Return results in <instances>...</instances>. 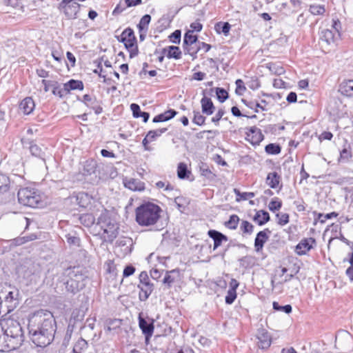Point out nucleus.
I'll list each match as a JSON object with an SVG mask.
<instances>
[{
    "label": "nucleus",
    "mask_w": 353,
    "mask_h": 353,
    "mask_svg": "<svg viewBox=\"0 0 353 353\" xmlns=\"http://www.w3.org/2000/svg\"><path fill=\"white\" fill-rule=\"evenodd\" d=\"M36 239V236L31 235L28 236L19 237L14 239L16 245H21L28 241H32Z\"/></svg>",
    "instance_id": "obj_54"
},
{
    "label": "nucleus",
    "mask_w": 353,
    "mask_h": 353,
    "mask_svg": "<svg viewBox=\"0 0 353 353\" xmlns=\"http://www.w3.org/2000/svg\"><path fill=\"white\" fill-rule=\"evenodd\" d=\"M161 208L153 203L145 202L137 208L136 221L141 226L155 225L160 219Z\"/></svg>",
    "instance_id": "obj_2"
},
{
    "label": "nucleus",
    "mask_w": 353,
    "mask_h": 353,
    "mask_svg": "<svg viewBox=\"0 0 353 353\" xmlns=\"http://www.w3.org/2000/svg\"><path fill=\"white\" fill-rule=\"evenodd\" d=\"M216 94L218 100L221 103H223L228 98V92L222 88H216Z\"/></svg>",
    "instance_id": "obj_46"
},
{
    "label": "nucleus",
    "mask_w": 353,
    "mask_h": 353,
    "mask_svg": "<svg viewBox=\"0 0 353 353\" xmlns=\"http://www.w3.org/2000/svg\"><path fill=\"white\" fill-rule=\"evenodd\" d=\"M236 298V292L234 289H229L227 295L225 296V303L228 305H231L234 303Z\"/></svg>",
    "instance_id": "obj_50"
},
{
    "label": "nucleus",
    "mask_w": 353,
    "mask_h": 353,
    "mask_svg": "<svg viewBox=\"0 0 353 353\" xmlns=\"http://www.w3.org/2000/svg\"><path fill=\"white\" fill-rule=\"evenodd\" d=\"M141 314L140 313L139 315V326L143 334L148 337L150 335H152L154 332V319L151 318L145 319L142 317Z\"/></svg>",
    "instance_id": "obj_11"
},
{
    "label": "nucleus",
    "mask_w": 353,
    "mask_h": 353,
    "mask_svg": "<svg viewBox=\"0 0 353 353\" xmlns=\"http://www.w3.org/2000/svg\"><path fill=\"white\" fill-rule=\"evenodd\" d=\"M224 114L225 110L223 109H219L215 116L212 118V122L214 123L216 125H218L219 121L221 120Z\"/></svg>",
    "instance_id": "obj_63"
},
{
    "label": "nucleus",
    "mask_w": 353,
    "mask_h": 353,
    "mask_svg": "<svg viewBox=\"0 0 353 353\" xmlns=\"http://www.w3.org/2000/svg\"><path fill=\"white\" fill-rule=\"evenodd\" d=\"M234 192L237 197L244 201L252 199L255 195L254 192H241L239 190L236 188L234 190Z\"/></svg>",
    "instance_id": "obj_49"
},
{
    "label": "nucleus",
    "mask_w": 353,
    "mask_h": 353,
    "mask_svg": "<svg viewBox=\"0 0 353 353\" xmlns=\"http://www.w3.org/2000/svg\"><path fill=\"white\" fill-rule=\"evenodd\" d=\"M231 26L228 22L219 21L215 23L214 30L219 34H223L225 36L229 34Z\"/></svg>",
    "instance_id": "obj_27"
},
{
    "label": "nucleus",
    "mask_w": 353,
    "mask_h": 353,
    "mask_svg": "<svg viewBox=\"0 0 353 353\" xmlns=\"http://www.w3.org/2000/svg\"><path fill=\"white\" fill-rule=\"evenodd\" d=\"M271 231L268 228H266L256 234L254 239V248L256 252H259L262 250L264 244L268 240V234Z\"/></svg>",
    "instance_id": "obj_14"
},
{
    "label": "nucleus",
    "mask_w": 353,
    "mask_h": 353,
    "mask_svg": "<svg viewBox=\"0 0 353 353\" xmlns=\"http://www.w3.org/2000/svg\"><path fill=\"white\" fill-rule=\"evenodd\" d=\"M34 107V102L31 97H26L21 101L19 105L20 110L26 115L32 113Z\"/></svg>",
    "instance_id": "obj_20"
},
{
    "label": "nucleus",
    "mask_w": 353,
    "mask_h": 353,
    "mask_svg": "<svg viewBox=\"0 0 353 353\" xmlns=\"http://www.w3.org/2000/svg\"><path fill=\"white\" fill-rule=\"evenodd\" d=\"M236 88L235 90L236 94L238 95H242L243 93L246 90V88L244 85V82L241 79H237L235 82Z\"/></svg>",
    "instance_id": "obj_55"
},
{
    "label": "nucleus",
    "mask_w": 353,
    "mask_h": 353,
    "mask_svg": "<svg viewBox=\"0 0 353 353\" xmlns=\"http://www.w3.org/2000/svg\"><path fill=\"white\" fill-rule=\"evenodd\" d=\"M116 244L118 247L123 248V251L128 253L131 252L130 247L132 245V240L131 238L121 237L117 241Z\"/></svg>",
    "instance_id": "obj_29"
},
{
    "label": "nucleus",
    "mask_w": 353,
    "mask_h": 353,
    "mask_svg": "<svg viewBox=\"0 0 353 353\" xmlns=\"http://www.w3.org/2000/svg\"><path fill=\"white\" fill-rule=\"evenodd\" d=\"M247 84L248 87L252 90H255L259 88L261 86L259 79L255 77H252L250 80L247 83Z\"/></svg>",
    "instance_id": "obj_56"
},
{
    "label": "nucleus",
    "mask_w": 353,
    "mask_h": 353,
    "mask_svg": "<svg viewBox=\"0 0 353 353\" xmlns=\"http://www.w3.org/2000/svg\"><path fill=\"white\" fill-rule=\"evenodd\" d=\"M192 122L198 125H203L205 121V117L203 116L199 111L194 110Z\"/></svg>",
    "instance_id": "obj_47"
},
{
    "label": "nucleus",
    "mask_w": 353,
    "mask_h": 353,
    "mask_svg": "<svg viewBox=\"0 0 353 353\" xmlns=\"http://www.w3.org/2000/svg\"><path fill=\"white\" fill-rule=\"evenodd\" d=\"M167 57L169 59H179L181 57V52L178 46H170L168 47Z\"/></svg>",
    "instance_id": "obj_37"
},
{
    "label": "nucleus",
    "mask_w": 353,
    "mask_h": 353,
    "mask_svg": "<svg viewBox=\"0 0 353 353\" xmlns=\"http://www.w3.org/2000/svg\"><path fill=\"white\" fill-rule=\"evenodd\" d=\"M76 200L80 207L86 208L92 205L93 198L88 193L81 192L77 194Z\"/></svg>",
    "instance_id": "obj_19"
},
{
    "label": "nucleus",
    "mask_w": 353,
    "mask_h": 353,
    "mask_svg": "<svg viewBox=\"0 0 353 353\" xmlns=\"http://www.w3.org/2000/svg\"><path fill=\"white\" fill-rule=\"evenodd\" d=\"M273 309L276 311L283 312L285 314H290L292 312V307L291 305H280L278 302L274 301L272 303Z\"/></svg>",
    "instance_id": "obj_42"
},
{
    "label": "nucleus",
    "mask_w": 353,
    "mask_h": 353,
    "mask_svg": "<svg viewBox=\"0 0 353 353\" xmlns=\"http://www.w3.org/2000/svg\"><path fill=\"white\" fill-rule=\"evenodd\" d=\"M123 183L126 188L133 191H142L145 189L144 183L139 179L125 177Z\"/></svg>",
    "instance_id": "obj_16"
},
{
    "label": "nucleus",
    "mask_w": 353,
    "mask_h": 353,
    "mask_svg": "<svg viewBox=\"0 0 353 353\" xmlns=\"http://www.w3.org/2000/svg\"><path fill=\"white\" fill-rule=\"evenodd\" d=\"M19 290L17 289L14 291H10L6 296L3 303L7 307L6 312L8 313L13 311L19 305Z\"/></svg>",
    "instance_id": "obj_8"
},
{
    "label": "nucleus",
    "mask_w": 353,
    "mask_h": 353,
    "mask_svg": "<svg viewBox=\"0 0 353 353\" xmlns=\"http://www.w3.org/2000/svg\"><path fill=\"white\" fill-rule=\"evenodd\" d=\"M240 230L243 232V234H251L254 230V225L249 221L243 220L240 225Z\"/></svg>",
    "instance_id": "obj_41"
},
{
    "label": "nucleus",
    "mask_w": 353,
    "mask_h": 353,
    "mask_svg": "<svg viewBox=\"0 0 353 353\" xmlns=\"http://www.w3.org/2000/svg\"><path fill=\"white\" fill-rule=\"evenodd\" d=\"M78 100L83 102L88 108L94 110L96 114H99L103 112L101 102L94 96L90 94H84L81 99Z\"/></svg>",
    "instance_id": "obj_7"
},
{
    "label": "nucleus",
    "mask_w": 353,
    "mask_h": 353,
    "mask_svg": "<svg viewBox=\"0 0 353 353\" xmlns=\"http://www.w3.org/2000/svg\"><path fill=\"white\" fill-rule=\"evenodd\" d=\"M17 196L19 203L30 208H39L43 203L40 192L32 188H21Z\"/></svg>",
    "instance_id": "obj_5"
},
{
    "label": "nucleus",
    "mask_w": 353,
    "mask_h": 353,
    "mask_svg": "<svg viewBox=\"0 0 353 353\" xmlns=\"http://www.w3.org/2000/svg\"><path fill=\"white\" fill-rule=\"evenodd\" d=\"M61 281L64 282L67 291L74 294L85 287V283H81L79 281H75V279L74 280L71 278H68L66 280L63 279Z\"/></svg>",
    "instance_id": "obj_15"
},
{
    "label": "nucleus",
    "mask_w": 353,
    "mask_h": 353,
    "mask_svg": "<svg viewBox=\"0 0 353 353\" xmlns=\"http://www.w3.org/2000/svg\"><path fill=\"white\" fill-rule=\"evenodd\" d=\"M51 88H52V94L55 96H58L59 98H63L67 95L63 84L61 87V85L59 82L54 81L53 83H51Z\"/></svg>",
    "instance_id": "obj_28"
},
{
    "label": "nucleus",
    "mask_w": 353,
    "mask_h": 353,
    "mask_svg": "<svg viewBox=\"0 0 353 353\" xmlns=\"http://www.w3.org/2000/svg\"><path fill=\"white\" fill-rule=\"evenodd\" d=\"M63 85L67 94H68L72 90H83L84 88L83 83L81 81L75 79H70L68 82L63 83Z\"/></svg>",
    "instance_id": "obj_22"
},
{
    "label": "nucleus",
    "mask_w": 353,
    "mask_h": 353,
    "mask_svg": "<svg viewBox=\"0 0 353 353\" xmlns=\"http://www.w3.org/2000/svg\"><path fill=\"white\" fill-rule=\"evenodd\" d=\"M352 157V152L347 148H343L340 152V159L343 161H347L350 158Z\"/></svg>",
    "instance_id": "obj_59"
},
{
    "label": "nucleus",
    "mask_w": 353,
    "mask_h": 353,
    "mask_svg": "<svg viewBox=\"0 0 353 353\" xmlns=\"http://www.w3.org/2000/svg\"><path fill=\"white\" fill-rule=\"evenodd\" d=\"M151 21V16L150 14L143 15L139 21V23L137 25V28L139 32H147L148 28V25Z\"/></svg>",
    "instance_id": "obj_35"
},
{
    "label": "nucleus",
    "mask_w": 353,
    "mask_h": 353,
    "mask_svg": "<svg viewBox=\"0 0 353 353\" xmlns=\"http://www.w3.org/2000/svg\"><path fill=\"white\" fill-rule=\"evenodd\" d=\"M197 40V36L193 35L192 31H188L183 37V47L192 46L196 43Z\"/></svg>",
    "instance_id": "obj_33"
},
{
    "label": "nucleus",
    "mask_w": 353,
    "mask_h": 353,
    "mask_svg": "<svg viewBox=\"0 0 353 353\" xmlns=\"http://www.w3.org/2000/svg\"><path fill=\"white\" fill-rule=\"evenodd\" d=\"M310 12L313 15H322L325 12L324 6L312 5L309 8Z\"/></svg>",
    "instance_id": "obj_44"
},
{
    "label": "nucleus",
    "mask_w": 353,
    "mask_h": 353,
    "mask_svg": "<svg viewBox=\"0 0 353 353\" xmlns=\"http://www.w3.org/2000/svg\"><path fill=\"white\" fill-rule=\"evenodd\" d=\"M96 227L99 228V234L101 236L103 241L112 243L119 234L118 223L111 219L106 213H102L97 219Z\"/></svg>",
    "instance_id": "obj_4"
},
{
    "label": "nucleus",
    "mask_w": 353,
    "mask_h": 353,
    "mask_svg": "<svg viewBox=\"0 0 353 353\" xmlns=\"http://www.w3.org/2000/svg\"><path fill=\"white\" fill-rule=\"evenodd\" d=\"M282 207V202L278 197H274L269 203L268 208L272 212L279 210Z\"/></svg>",
    "instance_id": "obj_43"
},
{
    "label": "nucleus",
    "mask_w": 353,
    "mask_h": 353,
    "mask_svg": "<svg viewBox=\"0 0 353 353\" xmlns=\"http://www.w3.org/2000/svg\"><path fill=\"white\" fill-rule=\"evenodd\" d=\"M239 220V217L237 215L232 214L230 216L229 220L225 223V225L228 229L235 230L237 228Z\"/></svg>",
    "instance_id": "obj_40"
},
{
    "label": "nucleus",
    "mask_w": 353,
    "mask_h": 353,
    "mask_svg": "<svg viewBox=\"0 0 353 353\" xmlns=\"http://www.w3.org/2000/svg\"><path fill=\"white\" fill-rule=\"evenodd\" d=\"M264 136L261 130L256 126L250 127L246 132V139L252 145H259L263 140Z\"/></svg>",
    "instance_id": "obj_13"
},
{
    "label": "nucleus",
    "mask_w": 353,
    "mask_h": 353,
    "mask_svg": "<svg viewBox=\"0 0 353 353\" xmlns=\"http://www.w3.org/2000/svg\"><path fill=\"white\" fill-rule=\"evenodd\" d=\"M139 284L152 283L150 281V279H149V277H148V275L147 272H145V271H143V272H141L140 273L139 276Z\"/></svg>",
    "instance_id": "obj_60"
},
{
    "label": "nucleus",
    "mask_w": 353,
    "mask_h": 353,
    "mask_svg": "<svg viewBox=\"0 0 353 353\" xmlns=\"http://www.w3.org/2000/svg\"><path fill=\"white\" fill-rule=\"evenodd\" d=\"M137 287L139 289V299L141 301H145L154 290L153 283L139 284Z\"/></svg>",
    "instance_id": "obj_18"
},
{
    "label": "nucleus",
    "mask_w": 353,
    "mask_h": 353,
    "mask_svg": "<svg viewBox=\"0 0 353 353\" xmlns=\"http://www.w3.org/2000/svg\"><path fill=\"white\" fill-rule=\"evenodd\" d=\"M339 92L347 97H353V80L342 82L339 86Z\"/></svg>",
    "instance_id": "obj_23"
},
{
    "label": "nucleus",
    "mask_w": 353,
    "mask_h": 353,
    "mask_svg": "<svg viewBox=\"0 0 353 353\" xmlns=\"http://www.w3.org/2000/svg\"><path fill=\"white\" fill-rule=\"evenodd\" d=\"M63 276L75 279V281H79L81 283L86 284L87 276L82 272V271L78 267H70L64 270L63 272Z\"/></svg>",
    "instance_id": "obj_9"
},
{
    "label": "nucleus",
    "mask_w": 353,
    "mask_h": 353,
    "mask_svg": "<svg viewBox=\"0 0 353 353\" xmlns=\"http://www.w3.org/2000/svg\"><path fill=\"white\" fill-rule=\"evenodd\" d=\"M118 41L124 44L125 48L129 52L130 59L138 55L139 50L137 45V38L132 28H125L118 37Z\"/></svg>",
    "instance_id": "obj_6"
},
{
    "label": "nucleus",
    "mask_w": 353,
    "mask_h": 353,
    "mask_svg": "<svg viewBox=\"0 0 353 353\" xmlns=\"http://www.w3.org/2000/svg\"><path fill=\"white\" fill-rule=\"evenodd\" d=\"M323 37L325 39L327 43H330L333 40L334 34L332 30H325L322 32Z\"/></svg>",
    "instance_id": "obj_62"
},
{
    "label": "nucleus",
    "mask_w": 353,
    "mask_h": 353,
    "mask_svg": "<svg viewBox=\"0 0 353 353\" xmlns=\"http://www.w3.org/2000/svg\"><path fill=\"white\" fill-rule=\"evenodd\" d=\"M315 243L316 240L314 238L303 239L296 245L295 252L299 256L305 255L313 248Z\"/></svg>",
    "instance_id": "obj_10"
},
{
    "label": "nucleus",
    "mask_w": 353,
    "mask_h": 353,
    "mask_svg": "<svg viewBox=\"0 0 353 353\" xmlns=\"http://www.w3.org/2000/svg\"><path fill=\"white\" fill-rule=\"evenodd\" d=\"M135 272V268L132 265H128L125 267L123 272L124 277H128L132 275Z\"/></svg>",
    "instance_id": "obj_61"
},
{
    "label": "nucleus",
    "mask_w": 353,
    "mask_h": 353,
    "mask_svg": "<svg viewBox=\"0 0 353 353\" xmlns=\"http://www.w3.org/2000/svg\"><path fill=\"white\" fill-rule=\"evenodd\" d=\"M201 174L208 179H212L215 175L211 172V170L206 166L201 168Z\"/></svg>",
    "instance_id": "obj_64"
},
{
    "label": "nucleus",
    "mask_w": 353,
    "mask_h": 353,
    "mask_svg": "<svg viewBox=\"0 0 353 353\" xmlns=\"http://www.w3.org/2000/svg\"><path fill=\"white\" fill-rule=\"evenodd\" d=\"M176 274L177 272L175 270L166 272L163 279V283L166 285L168 288H170L176 280V277L174 274Z\"/></svg>",
    "instance_id": "obj_34"
},
{
    "label": "nucleus",
    "mask_w": 353,
    "mask_h": 353,
    "mask_svg": "<svg viewBox=\"0 0 353 353\" xmlns=\"http://www.w3.org/2000/svg\"><path fill=\"white\" fill-rule=\"evenodd\" d=\"M30 152L31 154L34 157H36L40 159H41L43 162H45V152L42 150V149L35 143H32L30 145Z\"/></svg>",
    "instance_id": "obj_30"
},
{
    "label": "nucleus",
    "mask_w": 353,
    "mask_h": 353,
    "mask_svg": "<svg viewBox=\"0 0 353 353\" xmlns=\"http://www.w3.org/2000/svg\"><path fill=\"white\" fill-rule=\"evenodd\" d=\"M181 32L180 30H176L170 36V41L174 43H179L181 41Z\"/></svg>",
    "instance_id": "obj_57"
},
{
    "label": "nucleus",
    "mask_w": 353,
    "mask_h": 353,
    "mask_svg": "<svg viewBox=\"0 0 353 353\" xmlns=\"http://www.w3.org/2000/svg\"><path fill=\"white\" fill-rule=\"evenodd\" d=\"M208 234L214 241L213 250L217 249L223 241L228 240L226 235L215 230H210Z\"/></svg>",
    "instance_id": "obj_17"
},
{
    "label": "nucleus",
    "mask_w": 353,
    "mask_h": 353,
    "mask_svg": "<svg viewBox=\"0 0 353 353\" xmlns=\"http://www.w3.org/2000/svg\"><path fill=\"white\" fill-rule=\"evenodd\" d=\"M190 172L188 170L186 164L180 163L177 168V176L181 179L188 178Z\"/></svg>",
    "instance_id": "obj_36"
},
{
    "label": "nucleus",
    "mask_w": 353,
    "mask_h": 353,
    "mask_svg": "<svg viewBox=\"0 0 353 353\" xmlns=\"http://www.w3.org/2000/svg\"><path fill=\"white\" fill-rule=\"evenodd\" d=\"M130 109L132 112V115L134 118H139L142 111L140 109V106L137 103H132L130 105Z\"/></svg>",
    "instance_id": "obj_58"
},
{
    "label": "nucleus",
    "mask_w": 353,
    "mask_h": 353,
    "mask_svg": "<svg viewBox=\"0 0 353 353\" xmlns=\"http://www.w3.org/2000/svg\"><path fill=\"white\" fill-rule=\"evenodd\" d=\"M276 217L279 219L278 224L283 226L289 223V214L287 213H278Z\"/></svg>",
    "instance_id": "obj_53"
},
{
    "label": "nucleus",
    "mask_w": 353,
    "mask_h": 353,
    "mask_svg": "<svg viewBox=\"0 0 353 353\" xmlns=\"http://www.w3.org/2000/svg\"><path fill=\"white\" fill-rule=\"evenodd\" d=\"M7 327L3 330L6 347L9 350H15L21 346L24 341V335L20 323L10 320L6 322Z\"/></svg>",
    "instance_id": "obj_3"
},
{
    "label": "nucleus",
    "mask_w": 353,
    "mask_h": 353,
    "mask_svg": "<svg viewBox=\"0 0 353 353\" xmlns=\"http://www.w3.org/2000/svg\"><path fill=\"white\" fill-rule=\"evenodd\" d=\"M349 259L347 261L350 266L346 270L345 274L351 281H353V252L348 254Z\"/></svg>",
    "instance_id": "obj_48"
},
{
    "label": "nucleus",
    "mask_w": 353,
    "mask_h": 353,
    "mask_svg": "<svg viewBox=\"0 0 353 353\" xmlns=\"http://www.w3.org/2000/svg\"><path fill=\"white\" fill-rule=\"evenodd\" d=\"M168 130V128H163L155 130H150L147 134L150 137V140L154 141L157 137L161 136L162 134L165 133Z\"/></svg>",
    "instance_id": "obj_45"
},
{
    "label": "nucleus",
    "mask_w": 353,
    "mask_h": 353,
    "mask_svg": "<svg viewBox=\"0 0 353 353\" xmlns=\"http://www.w3.org/2000/svg\"><path fill=\"white\" fill-rule=\"evenodd\" d=\"M10 188V179L5 174H0V192H6Z\"/></svg>",
    "instance_id": "obj_39"
},
{
    "label": "nucleus",
    "mask_w": 353,
    "mask_h": 353,
    "mask_svg": "<svg viewBox=\"0 0 353 353\" xmlns=\"http://www.w3.org/2000/svg\"><path fill=\"white\" fill-rule=\"evenodd\" d=\"M79 220L80 223L87 228L92 226L95 221L93 214L90 213L81 214L79 217Z\"/></svg>",
    "instance_id": "obj_31"
},
{
    "label": "nucleus",
    "mask_w": 353,
    "mask_h": 353,
    "mask_svg": "<svg viewBox=\"0 0 353 353\" xmlns=\"http://www.w3.org/2000/svg\"><path fill=\"white\" fill-rule=\"evenodd\" d=\"M256 337L258 340V345L261 349H268L271 343L272 339L269 332L264 328L258 329Z\"/></svg>",
    "instance_id": "obj_12"
},
{
    "label": "nucleus",
    "mask_w": 353,
    "mask_h": 353,
    "mask_svg": "<svg viewBox=\"0 0 353 353\" xmlns=\"http://www.w3.org/2000/svg\"><path fill=\"white\" fill-rule=\"evenodd\" d=\"M97 169V163L93 159H88L85 161L83 169L82 174L84 176H89L92 174L94 173Z\"/></svg>",
    "instance_id": "obj_25"
},
{
    "label": "nucleus",
    "mask_w": 353,
    "mask_h": 353,
    "mask_svg": "<svg viewBox=\"0 0 353 353\" xmlns=\"http://www.w3.org/2000/svg\"><path fill=\"white\" fill-rule=\"evenodd\" d=\"M88 348V342L83 339H80L74 345L73 353H85Z\"/></svg>",
    "instance_id": "obj_32"
},
{
    "label": "nucleus",
    "mask_w": 353,
    "mask_h": 353,
    "mask_svg": "<svg viewBox=\"0 0 353 353\" xmlns=\"http://www.w3.org/2000/svg\"><path fill=\"white\" fill-rule=\"evenodd\" d=\"M281 176L276 172H270L266 178V183L270 188L275 189L280 183Z\"/></svg>",
    "instance_id": "obj_24"
},
{
    "label": "nucleus",
    "mask_w": 353,
    "mask_h": 353,
    "mask_svg": "<svg viewBox=\"0 0 353 353\" xmlns=\"http://www.w3.org/2000/svg\"><path fill=\"white\" fill-rule=\"evenodd\" d=\"M57 323L52 313L39 310L28 319V331L32 341L38 347H46L54 339Z\"/></svg>",
    "instance_id": "obj_1"
},
{
    "label": "nucleus",
    "mask_w": 353,
    "mask_h": 353,
    "mask_svg": "<svg viewBox=\"0 0 353 353\" xmlns=\"http://www.w3.org/2000/svg\"><path fill=\"white\" fill-rule=\"evenodd\" d=\"M184 51L185 53H188L190 55H191L194 59L196 58V54L200 50L201 47L198 46L197 48H194L192 46H188L183 47Z\"/></svg>",
    "instance_id": "obj_51"
},
{
    "label": "nucleus",
    "mask_w": 353,
    "mask_h": 353,
    "mask_svg": "<svg viewBox=\"0 0 353 353\" xmlns=\"http://www.w3.org/2000/svg\"><path fill=\"white\" fill-rule=\"evenodd\" d=\"M202 112L206 115L213 114L215 107L210 98L204 96L201 100Z\"/></svg>",
    "instance_id": "obj_21"
},
{
    "label": "nucleus",
    "mask_w": 353,
    "mask_h": 353,
    "mask_svg": "<svg viewBox=\"0 0 353 353\" xmlns=\"http://www.w3.org/2000/svg\"><path fill=\"white\" fill-rule=\"evenodd\" d=\"M265 151L268 154L276 155L281 153V147L277 143H269L265 147Z\"/></svg>",
    "instance_id": "obj_38"
},
{
    "label": "nucleus",
    "mask_w": 353,
    "mask_h": 353,
    "mask_svg": "<svg viewBox=\"0 0 353 353\" xmlns=\"http://www.w3.org/2000/svg\"><path fill=\"white\" fill-rule=\"evenodd\" d=\"M270 214L265 210H259L256 212L254 216V221H256L259 225H263L270 221Z\"/></svg>",
    "instance_id": "obj_26"
},
{
    "label": "nucleus",
    "mask_w": 353,
    "mask_h": 353,
    "mask_svg": "<svg viewBox=\"0 0 353 353\" xmlns=\"http://www.w3.org/2000/svg\"><path fill=\"white\" fill-rule=\"evenodd\" d=\"M66 241L68 244L72 245H79L80 242V239L74 235H72L70 233L67 234L65 236Z\"/></svg>",
    "instance_id": "obj_52"
}]
</instances>
